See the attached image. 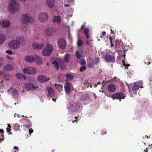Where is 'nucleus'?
Wrapping results in <instances>:
<instances>
[{
    "instance_id": "nucleus-1",
    "label": "nucleus",
    "mask_w": 152,
    "mask_h": 152,
    "mask_svg": "<svg viewBox=\"0 0 152 152\" xmlns=\"http://www.w3.org/2000/svg\"><path fill=\"white\" fill-rule=\"evenodd\" d=\"M8 8L9 11L12 13H15L19 10V6L17 0H10Z\"/></svg>"
},
{
    "instance_id": "nucleus-2",
    "label": "nucleus",
    "mask_w": 152,
    "mask_h": 152,
    "mask_svg": "<svg viewBox=\"0 0 152 152\" xmlns=\"http://www.w3.org/2000/svg\"><path fill=\"white\" fill-rule=\"evenodd\" d=\"M23 71L25 74H26L29 75H35L37 72V69L33 66L28 67L23 69Z\"/></svg>"
},
{
    "instance_id": "nucleus-3",
    "label": "nucleus",
    "mask_w": 152,
    "mask_h": 152,
    "mask_svg": "<svg viewBox=\"0 0 152 152\" xmlns=\"http://www.w3.org/2000/svg\"><path fill=\"white\" fill-rule=\"evenodd\" d=\"M53 50L52 45L50 44H48L43 49L42 54L45 56H49L51 54Z\"/></svg>"
},
{
    "instance_id": "nucleus-4",
    "label": "nucleus",
    "mask_w": 152,
    "mask_h": 152,
    "mask_svg": "<svg viewBox=\"0 0 152 152\" xmlns=\"http://www.w3.org/2000/svg\"><path fill=\"white\" fill-rule=\"evenodd\" d=\"M9 47L12 49H17L20 48V45L17 37L16 39H12L8 43Z\"/></svg>"
},
{
    "instance_id": "nucleus-5",
    "label": "nucleus",
    "mask_w": 152,
    "mask_h": 152,
    "mask_svg": "<svg viewBox=\"0 0 152 152\" xmlns=\"http://www.w3.org/2000/svg\"><path fill=\"white\" fill-rule=\"evenodd\" d=\"M25 87L27 91H40L41 88L38 86H35L31 83H26L25 84Z\"/></svg>"
},
{
    "instance_id": "nucleus-6",
    "label": "nucleus",
    "mask_w": 152,
    "mask_h": 152,
    "mask_svg": "<svg viewBox=\"0 0 152 152\" xmlns=\"http://www.w3.org/2000/svg\"><path fill=\"white\" fill-rule=\"evenodd\" d=\"M58 62L59 63L60 68L61 69H63L65 68L66 67V64H65L63 61L60 59H59L57 60V61L55 60L53 63V64L55 66L57 69H58L59 68Z\"/></svg>"
},
{
    "instance_id": "nucleus-7",
    "label": "nucleus",
    "mask_w": 152,
    "mask_h": 152,
    "mask_svg": "<svg viewBox=\"0 0 152 152\" xmlns=\"http://www.w3.org/2000/svg\"><path fill=\"white\" fill-rule=\"evenodd\" d=\"M23 23H32L34 22L33 18L30 15L25 14L23 16Z\"/></svg>"
},
{
    "instance_id": "nucleus-8",
    "label": "nucleus",
    "mask_w": 152,
    "mask_h": 152,
    "mask_svg": "<svg viewBox=\"0 0 152 152\" xmlns=\"http://www.w3.org/2000/svg\"><path fill=\"white\" fill-rule=\"evenodd\" d=\"M32 46L33 49L39 50L43 48L44 44L43 43L39 42L34 41L32 44Z\"/></svg>"
},
{
    "instance_id": "nucleus-9",
    "label": "nucleus",
    "mask_w": 152,
    "mask_h": 152,
    "mask_svg": "<svg viewBox=\"0 0 152 152\" xmlns=\"http://www.w3.org/2000/svg\"><path fill=\"white\" fill-rule=\"evenodd\" d=\"M48 14L46 12H43L39 14L38 17V19L40 22L44 23L48 20Z\"/></svg>"
},
{
    "instance_id": "nucleus-10",
    "label": "nucleus",
    "mask_w": 152,
    "mask_h": 152,
    "mask_svg": "<svg viewBox=\"0 0 152 152\" xmlns=\"http://www.w3.org/2000/svg\"><path fill=\"white\" fill-rule=\"evenodd\" d=\"M142 82L141 81H139L138 82L135 83L132 88L133 93L134 94H136L137 93L135 91L137 90L140 88H142Z\"/></svg>"
},
{
    "instance_id": "nucleus-11",
    "label": "nucleus",
    "mask_w": 152,
    "mask_h": 152,
    "mask_svg": "<svg viewBox=\"0 0 152 152\" xmlns=\"http://www.w3.org/2000/svg\"><path fill=\"white\" fill-rule=\"evenodd\" d=\"M64 88L67 94L70 93L74 89L73 87L70 83L68 82H67L66 83L64 86Z\"/></svg>"
},
{
    "instance_id": "nucleus-12",
    "label": "nucleus",
    "mask_w": 152,
    "mask_h": 152,
    "mask_svg": "<svg viewBox=\"0 0 152 152\" xmlns=\"http://www.w3.org/2000/svg\"><path fill=\"white\" fill-rule=\"evenodd\" d=\"M11 25L10 22L8 20H0V26L4 27H8Z\"/></svg>"
},
{
    "instance_id": "nucleus-13",
    "label": "nucleus",
    "mask_w": 152,
    "mask_h": 152,
    "mask_svg": "<svg viewBox=\"0 0 152 152\" xmlns=\"http://www.w3.org/2000/svg\"><path fill=\"white\" fill-rule=\"evenodd\" d=\"M111 97L113 99H124L125 98V95L122 93H118L114 94Z\"/></svg>"
},
{
    "instance_id": "nucleus-14",
    "label": "nucleus",
    "mask_w": 152,
    "mask_h": 152,
    "mask_svg": "<svg viewBox=\"0 0 152 152\" xmlns=\"http://www.w3.org/2000/svg\"><path fill=\"white\" fill-rule=\"evenodd\" d=\"M34 55H27L24 58L25 61L28 63H33L34 62Z\"/></svg>"
},
{
    "instance_id": "nucleus-15",
    "label": "nucleus",
    "mask_w": 152,
    "mask_h": 152,
    "mask_svg": "<svg viewBox=\"0 0 152 152\" xmlns=\"http://www.w3.org/2000/svg\"><path fill=\"white\" fill-rule=\"evenodd\" d=\"M37 79L40 82L44 83L48 81L50 79V78H47L44 75H40L38 76Z\"/></svg>"
},
{
    "instance_id": "nucleus-16",
    "label": "nucleus",
    "mask_w": 152,
    "mask_h": 152,
    "mask_svg": "<svg viewBox=\"0 0 152 152\" xmlns=\"http://www.w3.org/2000/svg\"><path fill=\"white\" fill-rule=\"evenodd\" d=\"M54 32L53 29L52 28L48 27L46 28L44 31L45 34L47 36L52 35Z\"/></svg>"
},
{
    "instance_id": "nucleus-17",
    "label": "nucleus",
    "mask_w": 152,
    "mask_h": 152,
    "mask_svg": "<svg viewBox=\"0 0 152 152\" xmlns=\"http://www.w3.org/2000/svg\"><path fill=\"white\" fill-rule=\"evenodd\" d=\"M20 46V45H24L26 44V39L22 36H18L17 37Z\"/></svg>"
},
{
    "instance_id": "nucleus-18",
    "label": "nucleus",
    "mask_w": 152,
    "mask_h": 152,
    "mask_svg": "<svg viewBox=\"0 0 152 152\" xmlns=\"http://www.w3.org/2000/svg\"><path fill=\"white\" fill-rule=\"evenodd\" d=\"M8 91L12 94L15 98H17L18 97V92L16 89L11 88L8 90Z\"/></svg>"
},
{
    "instance_id": "nucleus-19",
    "label": "nucleus",
    "mask_w": 152,
    "mask_h": 152,
    "mask_svg": "<svg viewBox=\"0 0 152 152\" xmlns=\"http://www.w3.org/2000/svg\"><path fill=\"white\" fill-rule=\"evenodd\" d=\"M34 62L38 65H41L43 63L42 58L37 55H34Z\"/></svg>"
},
{
    "instance_id": "nucleus-20",
    "label": "nucleus",
    "mask_w": 152,
    "mask_h": 152,
    "mask_svg": "<svg viewBox=\"0 0 152 152\" xmlns=\"http://www.w3.org/2000/svg\"><path fill=\"white\" fill-rule=\"evenodd\" d=\"M58 44L60 48L62 49H64L66 46V42L65 40L63 39H59Z\"/></svg>"
},
{
    "instance_id": "nucleus-21",
    "label": "nucleus",
    "mask_w": 152,
    "mask_h": 152,
    "mask_svg": "<svg viewBox=\"0 0 152 152\" xmlns=\"http://www.w3.org/2000/svg\"><path fill=\"white\" fill-rule=\"evenodd\" d=\"M3 69L6 71H10L13 70L14 69V67L12 65L7 64L4 66Z\"/></svg>"
},
{
    "instance_id": "nucleus-22",
    "label": "nucleus",
    "mask_w": 152,
    "mask_h": 152,
    "mask_svg": "<svg viewBox=\"0 0 152 152\" xmlns=\"http://www.w3.org/2000/svg\"><path fill=\"white\" fill-rule=\"evenodd\" d=\"M105 59L108 62H113L115 61L114 58L113 56L108 55L105 56Z\"/></svg>"
},
{
    "instance_id": "nucleus-23",
    "label": "nucleus",
    "mask_w": 152,
    "mask_h": 152,
    "mask_svg": "<svg viewBox=\"0 0 152 152\" xmlns=\"http://www.w3.org/2000/svg\"><path fill=\"white\" fill-rule=\"evenodd\" d=\"M46 3L49 8H52L55 4L54 0H46Z\"/></svg>"
},
{
    "instance_id": "nucleus-24",
    "label": "nucleus",
    "mask_w": 152,
    "mask_h": 152,
    "mask_svg": "<svg viewBox=\"0 0 152 152\" xmlns=\"http://www.w3.org/2000/svg\"><path fill=\"white\" fill-rule=\"evenodd\" d=\"M47 90L48 93V96H50L51 97L54 95L55 92L54 90L50 87H48Z\"/></svg>"
},
{
    "instance_id": "nucleus-25",
    "label": "nucleus",
    "mask_w": 152,
    "mask_h": 152,
    "mask_svg": "<svg viewBox=\"0 0 152 152\" xmlns=\"http://www.w3.org/2000/svg\"><path fill=\"white\" fill-rule=\"evenodd\" d=\"M82 53V51L81 50H77L76 52L75 56L77 58V61H79L80 58L83 56L81 54Z\"/></svg>"
},
{
    "instance_id": "nucleus-26",
    "label": "nucleus",
    "mask_w": 152,
    "mask_h": 152,
    "mask_svg": "<svg viewBox=\"0 0 152 152\" xmlns=\"http://www.w3.org/2000/svg\"><path fill=\"white\" fill-rule=\"evenodd\" d=\"M116 89L115 86L113 84H111L108 87V90L110 92H114Z\"/></svg>"
},
{
    "instance_id": "nucleus-27",
    "label": "nucleus",
    "mask_w": 152,
    "mask_h": 152,
    "mask_svg": "<svg viewBox=\"0 0 152 152\" xmlns=\"http://www.w3.org/2000/svg\"><path fill=\"white\" fill-rule=\"evenodd\" d=\"M80 106L78 104H77L76 105L75 104H72V105L70 106L69 107V108L72 109V110L73 111H75L76 110H77L79 109L80 108Z\"/></svg>"
},
{
    "instance_id": "nucleus-28",
    "label": "nucleus",
    "mask_w": 152,
    "mask_h": 152,
    "mask_svg": "<svg viewBox=\"0 0 152 152\" xmlns=\"http://www.w3.org/2000/svg\"><path fill=\"white\" fill-rule=\"evenodd\" d=\"M6 39V37L3 34H0V45L3 44Z\"/></svg>"
},
{
    "instance_id": "nucleus-29",
    "label": "nucleus",
    "mask_w": 152,
    "mask_h": 152,
    "mask_svg": "<svg viewBox=\"0 0 152 152\" xmlns=\"http://www.w3.org/2000/svg\"><path fill=\"white\" fill-rule=\"evenodd\" d=\"M53 21L54 22H56L58 23H60L61 18L59 16H55L53 18Z\"/></svg>"
},
{
    "instance_id": "nucleus-30",
    "label": "nucleus",
    "mask_w": 152,
    "mask_h": 152,
    "mask_svg": "<svg viewBox=\"0 0 152 152\" xmlns=\"http://www.w3.org/2000/svg\"><path fill=\"white\" fill-rule=\"evenodd\" d=\"M54 86L55 88L59 91H60L63 89V86L59 84H56Z\"/></svg>"
},
{
    "instance_id": "nucleus-31",
    "label": "nucleus",
    "mask_w": 152,
    "mask_h": 152,
    "mask_svg": "<svg viewBox=\"0 0 152 152\" xmlns=\"http://www.w3.org/2000/svg\"><path fill=\"white\" fill-rule=\"evenodd\" d=\"M70 56L69 54L68 53L66 54L64 57L65 61L67 63L69 62V59L70 58Z\"/></svg>"
},
{
    "instance_id": "nucleus-32",
    "label": "nucleus",
    "mask_w": 152,
    "mask_h": 152,
    "mask_svg": "<svg viewBox=\"0 0 152 152\" xmlns=\"http://www.w3.org/2000/svg\"><path fill=\"white\" fill-rule=\"evenodd\" d=\"M89 32L88 29L87 28H86L84 29L83 31V33L84 34L85 36H86V38L88 39L89 37V36L88 34V33Z\"/></svg>"
},
{
    "instance_id": "nucleus-33",
    "label": "nucleus",
    "mask_w": 152,
    "mask_h": 152,
    "mask_svg": "<svg viewBox=\"0 0 152 152\" xmlns=\"http://www.w3.org/2000/svg\"><path fill=\"white\" fill-rule=\"evenodd\" d=\"M77 62H79V63L81 65H84L86 64V61L83 59H79V61H77Z\"/></svg>"
},
{
    "instance_id": "nucleus-34",
    "label": "nucleus",
    "mask_w": 152,
    "mask_h": 152,
    "mask_svg": "<svg viewBox=\"0 0 152 152\" xmlns=\"http://www.w3.org/2000/svg\"><path fill=\"white\" fill-rule=\"evenodd\" d=\"M66 76L67 77V80L68 81H70L73 79V76L71 74H66Z\"/></svg>"
},
{
    "instance_id": "nucleus-35",
    "label": "nucleus",
    "mask_w": 152,
    "mask_h": 152,
    "mask_svg": "<svg viewBox=\"0 0 152 152\" xmlns=\"http://www.w3.org/2000/svg\"><path fill=\"white\" fill-rule=\"evenodd\" d=\"M14 127L15 130L16 131H17L19 129L20 125L19 124H15L14 125Z\"/></svg>"
},
{
    "instance_id": "nucleus-36",
    "label": "nucleus",
    "mask_w": 152,
    "mask_h": 152,
    "mask_svg": "<svg viewBox=\"0 0 152 152\" xmlns=\"http://www.w3.org/2000/svg\"><path fill=\"white\" fill-rule=\"evenodd\" d=\"M15 76L16 77L19 79H21L23 76V74L20 73H17Z\"/></svg>"
},
{
    "instance_id": "nucleus-37",
    "label": "nucleus",
    "mask_w": 152,
    "mask_h": 152,
    "mask_svg": "<svg viewBox=\"0 0 152 152\" xmlns=\"http://www.w3.org/2000/svg\"><path fill=\"white\" fill-rule=\"evenodd\" d=\"M83 44V42L80 39H78L77 42V45L78 47H80Z\"/></svg>"
},
{
    "instance_id": "nucleus-38",
    "label": "nucleus",
    "mask_w": 152,
    "mask_h": 152,
    "mask_svg": "<svg viewBox=\"0 0 152 152\" xmlns=\"http://www.w3.org/2000/svg\"><path fill=\"white\" fill-rule=\"evenodd\" d=\"M4 62L3 58H0V67L4 64Z\"/></svg>"
},
{
    "instance_id": "nucleus-39",
    "label": "nucleus",
    "mask_w": 152,
    "mask_h": 152,
    "mask_svg": "<svg viewBox=\"0 0 152 152\" xmlns=\"http://www.w3.org/2000/svg\"><path fill=\"white\" fill-rule=\"evenodd\" d=\"M5 52L6 53H7L9 55H12L13 54V53L12 51L11 50H6L5 51Z\"/></svg>"
},
{
    "instance_id": "nucleus-40",
    "label": "nucleus",
    "mask_w": 152,
    "mask_h": 152,
    "mask_svg": "<svg viewBox=\"0 0 152 152\" xmlns=\"http://www.w3.org/2000/svg\"><path fill=\"white\" fill-rule=\"evenodd\" d=\"M86 69V67L85 66H83L81 67L80 69V71L82 72L84 71Z\"/></svg>"
},
{
    "instance_id": "nucleus-41",
    "label": "nucleus",
    "mask_w": 152,
    "mask_h": 152,
    "mask_svg": "<svg viewBox=\"0 0 152 152\" xmlns=\"http://www.w3.org/2000/svg\"><path fill=\"white\" fill-rule=\"evenodd\" d=\"M87 66L89 68H91L93 67V64L90 61H89L87 64Z\"/></svg>"
},
{
    "instance_id": "nucleus-42",
    "label": "nucleus",
    "mask_w": 152,
    "mask_h": 152,
    "mask_svg": "<svg viewBox=\"0 0 152 152\" xmlns=\"http://www.w3.org/2000/svg\"><path fill=\"white\" fill-rule=\"evenodd\" d=\"M7 125L8 126V127H7L6 129L7 131L9 132L11 131V129H10V128L11 127V126L10 124H8Z\"/></svg>"
},
{
    "instance_id": "nucleus-43",
    "label": "nucleus",
    "mask_w": 152,
    "mask_h": 152,
    "mask_svg": "<svg viewBox=\"0 0 152 152\" xmlns=\"http://www.w3.org/2000/svg\"><path fill=\"white\" fill-rule=\"evenodd\" d=\"M99 61V59L98 58H95L94 60V62L95 64H97Z\"/></svg>"
},
{
    "instance_id": "nucleus-44",
    "label": "nucleus",
    "mask_w": 152,
    "mask_h": 152,
    "mask_svg": "<svg viewBox=\"0 0 152 152\" xmlns=\"http://www.w3.org/2000/svg\"><path fill=\"white\" fill-rule=\"evenodd\" d=\"M109 39H110V42L111 43V46L112 47V46H113L114 45L113 44V43L112 42V39L111 38V37H110Z\"/></svg>"
},
{
    "instance_id": "nucleus-45",
    "label": "nucleus",
    "mask_w": 152,
    "mask_h": 152,
    "mask_svg": "<svg viewBox=\"0 0 152 152\" xmlns=\"http://www.w3.org/2000/svg\"><path fill=\"white\" fill-rule=\"evenodd\" d=\"M122 62H123V64L124 65V66L125 67H128L130 65L129 64H125V63H124V62L123 61H122Z\"/></svg>"
},
{
    "instance_id": "nucleus-46",
    "label": "nucleus",
    "mask_w": 152,
    "mask_h": 152,
    "mask_svg": "<svg viewBox=\"0 0 152 152\" xmlns=\"http://www.w3.org/2000/svg\"><path fill=\"white\" fill-rule=\"evenodd\" d=\"M4 80H8L9 79V77H8V76H5L4 77Z\"/></svg>"
},
{
    "instance_id": "nucleus-47",
    "label": "nucleus",
    "mask_w": 152,
    "mask_h": 152,
    "mask_svg": "<svg viewBox=\"0 0 152 152\" xmlns=\"http://www.w3.org/2000/svg\"><path fill=\"white\" fill-rule=\"evenodd\" d=\"M3 72L2 71L0 72V78H1L2 77V76L3 75Z\"/></svg>"
},
{
    "instance_id": "nucleus-48",
    "label": "nucleus",
    "mask_w": 152,
    "mask_h": 152,
    "mask_svg": "<svg viewBox=\"0 0 152 152\" xmlns=\"http://www.w3.org/2000/svg\"><path fill=\"white\" fill-rule=\"evenodd\" d=\"M7 59H10V60H12V58L11 57L9 56H7Z\"/></svg>"
},
{
    "instance_id": "nucleus-49",
    "label": "nucleus",
    "mask_w": 152,
    "mask_h": 152,
    "mask_svg": "<svg viewBox=\"0 0 152 152\" xmlns=\"http://www.w3.org/2000/svg\"><path fill=\"white\" fill-rule=\"evenodd\" d=\"M29 132L30 133H31L32 132H33V129H29Z\"/></svg>"
},
{
    "instance_id": "nucleus-50",
    "label": "nucleus",
    "mask_w": 152,
    "mask_h": 152,
    "mask_svg": "<svg viewBox=\"0 0 152 152\" xmlns=\"http://www.w3.org/2000/svg\"><path fill=\"white\" fill-rule=\"evenodd\" d=\"M22 77L24 79H26L27 78L26 76V75H23V76Z\"/></svg>"
},
{
    "instance_id": "nucleus-51",
    "label": "nucleus",
    "mask_w": 152,
    "mask_h": 152,
    "mask_svg": "<svg viewBox=\"0 0 152 152\" xmlns=\"http://www.w3.org/2000/svg\"><path fill=\"white\" fill-rule=\"evenodd\" d=\"M106 32L104 31L102 33V34L103 36H104L105 35Z\"/></svg>"
},
{
    "instance_id": "nucleus-52",
    "label": "nucleus",
    "mask_w": 152,
    "mask_h": 152,
    "mask_svg": "<svg viewBox=\"0 0 152 152\" xmlns=\"http://www.w3.org/2000/svg\"><path fill=\"white\" fill-rule=\"evenodd\" d=\"M3 130H2V129H0V132H3Z\"/></svg>"
},
{
    "instance_id": "nucleus-53",
    "label": "nucleus",
    "mask_w": 152,
    "mask_h": 152,
    "mask_svg": "<svg viewBox=\"0 0 152 152\" xmlns=\"http://www.w3.org/2000/svg\"><path fill=\"white\" fill-rule=\"evenodd\" d=\"M129 91L130 93H132V90H130L129 89Z\"/></svg>"
},
{
    "instance_id": "nucleus-54",
    "label": "nucleus",
    "mask_w": 152,
    "mask_h": 152,
    "mask_svg": "<svg viewBox=\"0 0 152 152\" xmlns=\"http://www.w3.org/2000/svg\"><path fill=\"white\" fill-rule=\"evenodd\" d=\"M56 99H52V100L54 102H55L56 101Z\"/></svg>"
},
{
    "instance_id": "nucleus-55",
    "label": "nucleus",
    "mask_w": 152,
    "mask_h": 152,
    "mask_svg": "<svg viewBox=\"0 0 152 152\" xmlns=\"http://www.w3.org/2000/svg\"><path fill=\"white\" fill-rule=\"evenodd\" d=\"M22 2H25L26 1V0H20Z\"/></svg>"
},
{
    "instance_id": "nucleus-56",
    "label": "nucleus",
    "mask_w": 152,
    "mask_h": 152,
    "mask_svg": "<svg viewBox=\"0 0 152 152\" xmlns=\"http://www.w3.org/2000/svg\"><path fill=\"white\" fill-rule=\"evenodd\" d=\"M147 148H146V149H145V150H144V151H145V152H147Z\"/></svg>"
},
{
    "instance_id": "nucleus-57",
    "label": "nucleus",
    "mask_w": 152,
    "mask_h": 152,
    "mask_svg": "<svg viewBox=\"0 0 152 152\" xmlns=\"http://www.w3.org/2000/svg\"><path fill=\"white\" fill-rule=\"evenodd\" d=\"M14 148H15V149H17V148H18V147H16V146H15V147H14Z\"/></svg>"
},
{
    "instance_id": "nucleus-58",
    "label": "nucleus",
    "mask_w": 152,
    "mask_h": 152,
    "mask_svg": "<svg viewBox=\"0 0 152 152\" xmlns=\"http://www.w3.org/2000/svg\"><path fill=\"white\" fill-rule=\"evenodd\" d=\"M73 1V0H69V1L70 2H71L72 1Z\"/></svg>"
},
{
    "instance_id": "nucleus-59",
    "label": "nucleus",
    "mask_w": 152,
    "mask_h": 152,
    "mask_svg": "<svg viewBox=\"0 0 152 152\" xmlns=\"http://www.w3.org/2000/svg\"><path fill=\"white\" fill-rule=\"evenodd\" d=\"M22 30L24 31V32H26V31L24 30V29H23V28H22Z\"/></svg>"
},
{
    "instance_id": "nucleus-60",
    "label": "nucleus",
    "mask_w": 152,
    "mask_h": 152,
    "mask_svg": "<svg viewBox=\"0 0 152 152\" xmlns=\"http://www.w3.org/2000/svg\"><path fill=\"white\" fill-rule=\"evenodd\" d=\"M102 134H106V132H105V131L104 132V133H103L102 132Z\"/></svg>"
},
{
    "instance_id": "nucleus-61",
    "label": "nucleus",
    "mask_w": 152,
    "mask_h": 152,
    "mask_svg": "<svg viewBox=\"0 0 152 152\" xmlns=\"http://www.w3.org/2000/svg\"><path fill=\"white\" fill-rule=\"evenodd\" d=\"M39 38L38 37H37L35 39L37 40V39H38Z\"/></svg>"
},
{
    "instance_id": "nucleus-62",
    "label": "nucleus",
    "mask_w": 152,
    "mask_h": 152,
    "mask_svg": "<svg viewBox=\"0 0 152 152\" xmlns=\"http://www.w3.org/2000/svg\"><path fill=\"white\" fill-rule=\"evenodd\" d=\"M94 95L95 96V99H96V96H95V94H94Z\"/></svg>"
},
{
    "instance_id": "nucleus-63",
    "label": "nucleus",
    "mask_w": 152,
    "mask_h": 152,
    "mask_svg": "<svg viewBox=\"0 0 152 152\" xmlns=\"http://www.w3.org/2000/svg\"><path fill=\"white\" fill-rule=\"evenodd\" d=\"M114 79H115L116 80V79H118L116 77H115V78H114Z\"/></svg>"
},
{
    "instance_id": "nucleus-64",
    "label": "nucleus",
    "mask_w": 152,
    "mask_h": 152,
    "mask_svg": "<svg viewBox=\"0 0 152 152\" xmlns=\"http://www.w3.org/2000/svg\"><path fill=\"white\" fill-rule=\"evenodd\" d=\"M111 32L112 33H113L112 32V30H111Z\"/></svg>"
}]
</instances>
